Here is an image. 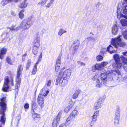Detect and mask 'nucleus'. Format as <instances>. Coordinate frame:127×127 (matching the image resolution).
Segmentation results:
<instances>
[{
  "label": "nucleus",
  "instance_id": "nucleus-47",
  "mask_svg": "<svg viewBox=\"0 0 127 127\" xmlns=\"http://www.w3.org/2000/svg\"><path fill=\"white\" fill-rule=\"evenodd\" d=\"M92 69L93 72H95L97 69L96 64L94 65L92 67Z\"/></svg>",
  "mask_w": 127,
  "mask_h": 127
},
{
  "label": "nucleus",
  "instance_id": "nucleus-16",
  "mask_svg": "<svg viewBox=\"0 0 127 127\" xmlns=\"http://www.w3.org/2000/svg\"><path fill=\"white\" fill-rule=\"evenodd\" d=\"M118 27L116 24L114 25L112 28V32L113 34H117L118 32Z\"/></svg>",
  "mask_w": 127,
  "mask_h": 127
},
{
  "label": "nucleus",
  "instance_id": "nucleus-2",
  "mask_svg": "<svg viewBox=\"0 0 127 127\" xmlns=\"http://www.w3.org/2000/svg\"><path fill=\"white\" fill-rule=\"evenodd\" d=\"M124 1L122 5L123 9V14L121 13V9L118 8L117 11V18L118 19H120L121 17L127 19V0H124Z\"/></svg>",
  "mask_w": 127,
  "mask_h": 127
},
{
  "label": "nucleus",
  "instance_id": "nucleus-43",
  "mask_svg": "<svg viewBox=\"0 0 127 127\" xmlns=\"http://www.w3.org/2000/svg\"><path fill=\"white\" fill-rule=\"evenodd\" d=\"M123 34L124 38L125 39H127V31L125 30L123 32Z\"/></svg>",
  "mask_w": 127,
  "mask_h": 127
},
{
  "label": "nucleus",
  "instance_id": "nucleus-19",
  "mask_svg": "<svg viewBox=\"0 0 127 127\" xmlns=\"http://www.w3.org/2000/svg\"><path fill=\"white\" fill-rule=\"evenodd\" d=\"M78 113V112L77 111L74 110L70 114L69 117L73 120Z\"/></svg>",
  "mask_w": 127,
  "mask_h": 127
},
{
  "label": "nucleus",
  "instance_id": "nucleus-14",
  "mask_svg": "<svg viewBox=\"0 0 127 127\" xmlns=\"http://www.w3.org/2000/svg\"><path fill=\"white\" fill-rule=\"evenodd\" d=\"M37 102L41 108L44 106V100L43 96L42 94H39L37 98Z\"/></svg>",
  "mask_w": 127,
  "mask_h": 127
},
{
  "label": "nucleus",
  "instance_id": "nucleus-63",
  "mask_svg": "<svg viewBox=\"0 0 127 127\" xmlns=\"http://www.w3.org/2000/svg\"><path fill=\"white\" fill-rule=\"evenodd\" d=\"M4 33L5 34H8V32H4Z\"/></svg>",
  "mask_w": 127,
  "mask_h": 127
},
{
  "label": "nucleus",
  "instance_id": "nucleus-59",
  "mask_svg": "<svg viewBox=\"0 0 127 127\" xmlns=\"http://www.w3.org/2000/svg\"><path fill=\"white\" fill-rule=\"evenodd\" d=\"M91 39V40H94V41H95V39L94 38H93V37H92H92H90V38Z\"/></svg>",
  "mask_w": 127,
  "mask_h": 127
},
{
  "label": "nucleus",
  "instance_id": "nucleus-3",
  "mask_svg": "<svg viewBox=\"0 0 127 127\" xmlns=\"http://www.w3.org/2000/svg\"><path fill=\"white\" fill-rule=\"evenodd\" d=\"M121 35H119V36L112 38L111 39V45L116 48L123 47L126 45L125 42L122 40L121 38Z\"/></svg>",
  "mask_w": 127,
  "mask_h": 127
},
{
  "label": "nucleus",
  "instance_id": "nucleus-33",
  "mask_svg": "<svg viewBox=\"0 0 127 127\" xmlns=\"http://www.w3.org/2000/svg\"><path fill=\"white\" fill-rule=\"evenodd\" d=\"M67 32L64 30L63 29H60L59 31L58 32V34L60 36H61L62 34L65 32Z\"/></svg>",
  "mask_w": 127,
  "mask_h": 127
},
{
  "label": "nucleus",
  "instance_id": "nucleus-29",
  "mask_svg": "<svg viewBox=\"0 0 127 127\" xmlns=\"http://www.w3.org/2000/svg\"><path fill=\"white\" fill-rule=\"evenodd\" d=\"M24 10L23 9L19 13V18L21 19H22L24 17Z\"/></svg>",
  "mask_w": 127,
  "mask_h": 127
},
{
  "label": "nucleus",
  "instance_id": "nucleus-13",
  "mask_svg": "<svg viewBox=\"0 0 127 127\" xmlns=\"http://www.w3.org/2000/svg\"><path fill=\"white\" fill-rule=\"evenodd\" d=\"M122 54L124 56H121L120 58L122 60L123 64H124V67H126L127 66V51L123 52Z\"/></svg>",
  "mask_w": 127,
  "mask_h": 127
},
{
  "label": "nucleus",
  "instance_id": "nucleus-17",
  "mask_svg": "<svg viewBox=\"0 0 127 127\" xmlns=\"http://www.w3.org/2000/svg\"><path fill=\"white\" fill-rule=\"evenodd\" d=\"M32 112H37L38 108L37 104L35 102H32Z\"/></svg>",
  "mask_w": 127,
  "mask_h": 127
},
{
  "label": "nucleus",
  "instance_id": "nucleus-23",
  "mask_svg": "<svg viewBox=\"0 0 127 127\" xmlns=\"http://www.w3.org/2000/svg\"><path fill=\"white\" fill-rule=\"evenodd\" d=\"M107 74H113L115 75L117 73L118 75L120 74V71L118 70H111L110 71H107L106 72Z\"/></svg>",
  "mask_w": 127,
  "mask_h": 127
},
{
  "label": "nucleus",
  "instance_id": "nucleus-58",
  "mask_svg": "<svg viewBox=\"0 0 127 127\" xmlns=\"http://www.w3.org/2000/svg\"><path fill=\"white\" fill-rule=\"evenodd\" d=\"M22 60L24 62L25 60V57H22Z\"/></svg>",
  "mask_w": 127,
  "mask_h": 127
},
{
  "label": "nucleus",
  "instance_id": "nucleus-48",
  "mask_svg": "<svg viewBox=\"0 0 127 127\" xmlns=\"http://www.w3.org/2000/svg\"><path fill=\"white\" fill-rule=\"evenodd\" d=\"M71 108L69 106L66 107L64 109V111L66 113L68 112L70 110Z\"/></svg>",
  "mask_w": 127,
  "mask_h": 127
},
{
  "label": "nucleus",
  "instance_id": "nucleus-31",
  "mask_svg": "<svg viewBox=\"0 0 127 127\" xmlns=\"http://www.w3.org/2000/svg\"><path fill=\"white\" fill-rule=\"evenodd\" d=\"M39 47H33L32 51L33 54L34 55L36 54L38 52Z\"/></svg>",
  "mask_w": 127,
  "mask_h": 127
},
{
  "label": "nucleus",
  "instance_id": "nucleus-28",
  "mask_svg": "<svg viewBox=\"0 0 127 127\" xmlns=\"http://www.w3.org/2000/svg\"><path fill=\"white\" fill-rule=\"evenodd\" d=\"M73 120L69 117L66 120L65 123V126H69L71 123V122Z\"/></svg>",
  "mask_w": 127,
  "mask_h": 127
},
{
  "label": "nucleus",
  "instance_id": "nucleus-24",
  "mask_svg": "<svg viewBox=\"0 0 127 127\" xmlns=\"http://www.w3.org/2000/svg\"><path fill=\"white\" fill-rule=\"evenodd\" d=\"M80 92V90H76L72 95V98L74 99H76L78 97V95Z\"/></svg>",
  "mask_w": 127,
  "mask_h": 127
},
{
  "label": "nucleus",
  "instance_id": "nucleus-9",
  "mask_svg": "<svg viewBox=\"0 0 127 127\" xmlns=\"http://www.w3.org/2000/svg\"><path fill=\"white\" fill-rule=\"evenodd\" d=\"M71 70L70 69H68L65 70L63 72L62 71L60 72L58 75L59 76V78L63 77V78L68 79L71 75Z\"/></svg>",
  "mask_w": 127,
  "mask_h": 127
},
{
  "label": "nucleus",
  "instance_id": "nucleus-11",
  "mask_svg": "<svg viewBox=\"0 0 127 127\" xmlns=\"http://www.w3.org/2000/svg\"><path fill=\"white\" fill-rule=\"evenodd\" d=\"M103 101L104 100L103 98L101 97H100L95 103V110H97L101 108L102 106V103Z\"/></svg>",
  "mask_w": 127,
  "mask_h": 127
},
{
  "label": "nucleus",
  "instance_id": "nucleus-52",
  "mask_svg": "<svg viewBox=\"0 0 127 127\" xmlns=\"http://www.w3.org/2000/svg\"><path fill=\"white\" fill-rule=\"evenodd\" d=\"M112 66L113 68H115L117 66V67L116 62L113 63L112 64Z\"/></svg>",
  "mask_w": 127,
  "mask_h": 127
},
{
  "label": "nucleus",
  "instance_id": "nucleus-61",
  "mask_svg": "<svg viewBox=\"0 0 127 127\" xmlns=\"http://www.w3.org/2000/svg\"><path fill=\"white\" fill-rule=\"evenodd\" d=\"M64 125V124H61L60 126H59V127H63Z\"/></svg>",
  "mask_w": 127,
  "mask_h": 127
},
{
  "label": "nucleus",
  "instance_id": "nucleus-60",
  "mask_svg": "<svg viewBox=\"0 0 127 127\" xmlns=\"http://www.w3.org/2000/svg\"><path fill=\"white\" fill-rule=\"evenodd\" d=\"M39 62H37L34 65H35L36 64V67H37L38 64L39 63Z\"/></svg>",
  "mask_w": 127,
  "mask_h": 127
},
{
  "label": "nucleus",
  "instance_id": "nucleus-35",
  "mask_svg": "<svg viewBox=\"0 0 127 127\" xmlns=\"http://www.w3.org/2000/svg\"><path fill=\"white\" fill-rule=\"evenodd\" d=\"M34 41H37V42H40V36L39 33L38 32L37 33L35 38L34 39Z\"/></svg>",
  "mask_w": 127,
  "mask_h": 127
},
{
  "label": "nucleus",
  "instance_id": "nucleus-22",
  "mask_svg": "<svg viewBox=\"0 0 127 127\" xmlns=\"http://www.w3.org/2000/svg\"><path fill=\"white\" fill-rule=\"evenodd\" d=\"M80 42L79 40H77L75 41L73 43L74 46V50H75L78 48L79 47Z\"/></svg>",
  "mask_w": 127,
  "mask_h": 127
},
{
  "label": "nucleus",
  "instance_id": "nucleus-40",
  "mask_svg": "<svg viewBox=\"0 0 127 127\" xmlns=\"http://www.w3.org/2000/svg\"><path fill=\"white\" fill-rule=\"evenodd\" d=\"M119 117L115 116V118L114 119V121L115 123V124H118L119 123Z\"/></svg>",
  "mask_w": 127,
  "mask_h": 127
},
{
  "label": "nucleus",
  "instance_id": "nucleus-30",
  "mask_svg": "<svg viewBox=\"0 0 127 127\" xmlns=\"http://www.w3.org/2000/svg\"><path fill=\"white\" fill-rule=\"evenodd\" d=\"M121 23L123 26H127V19H122L121 20Z\"/></svg>",
  "mask_w": 127,
  "mask_h": 127
},
{
  "label": "nucleus",
  "instance_id": "nucleus-46",
  "mask_svg": "<svg viewBox=\"0 0 127 127\" xmlns=\"http://www.w3.org/2000/svg\"><path fill=\"white\" fill-rule=\"evenodd\" d=\"M48 0H42L41 2H39L38 4L42 5L44 4Z\"/></svg>",
  "mask_w": 127,
  "mask_h": 127
},
{
  "label": "nucleus",
  "instance_id": "nucleus-15",
  "mask_svg": "<svg viewBox=\"0 0 127 127\" xmlns=\"http://www.w3.org/2000/svg\"><path fill=\"white\" fill-rule=\"evenodd\" d=\"M108 62H102L100 64H96V67L97 69L98 70H101L104 68V67L108 64Z\"/></svg>",
  "mask_w": 127,
  "mask_h": 127
},
{
  "label": "nucleus",
  "instance_id": "nucleus-12",
  "mask_svg": "<svg viewBox=\"0 0 127 127\" xmlns=\"http://www.w3.org/2000/svg\"><path fill=\"white\" fill-rule=\"evenodd\" d=\"M62 114V111H61L58 113V115L54 118L53 123L52 127H56L58 125L60 120V118Z\"/></svg>",
  "mask_w": 127,
  "mask_h": 127
},
{
  "label": "nucleus",
  "instance_id": "nucleus-34",
  "mask_svg": "<svg viewBox=\"0 0 127 127\" xmlns=\"http://www.w3.org/2000/svg\"><path fill=\"white\" fill-rule=\"evenodd\" d=\"M31 64V62L30 60H28L26 66V68L27 69H29L30 65Z\"/></svg>",
  "mask_w": 127,
  "mask_h": 127
},
{
  "label": "nucleus",
  "instance_id": "nucleus-18",
  "mask_svg": "<svg viewBox=\"0 0 127 127\" xmlns=\"http://www.w3.org/2000/svg\"><path fill=\"white\" fill-rule=\"evenodd\" d=\"M21 0H3L1 2V4L4 6L8 2H11L12 1H15L16 2L20 1Z\"/></svg>",
  "mask_w": 127,
  "mask_h": 127
},
{
  "label": "nucleus",
  "instance_id": "nucleus-4",
  "mask_svg": "<svg viewBox=\"0 0 127 127\" xmlns=\"http://www.w3.org/2000/svg\"><path fill=\"white\" fill-rule=\"evenodd\" d=\"M6 97H3L2 98L0 99V106L3 111L2 115L1 116V119H0V121H1L4 125V124L6 120L4 113L6 108Z\"/></svg>",
  "mask_w": 127,
  "mask_h": 127
},
{
  "label": "nucleus",
  "instance_id": "nucleus-5",
  "mask_svg": "<svg viewBox=\"0 0 127 127\" xmlns=\"http://www.w3.org/2000/svg\"><path fill=\"white\" fill-rule=\"evenodd\" d=\"M22 65H20L18 66L17 69V75L16 78V83L15 85V90L16 92H17L18 91V88L20 87L21 78H20V76L22 73V71L23 70V68H21Z\"/></svg>",
  "mask_w": 127,
  "mask_h": 127
},
{
  "label": "nucleus",
  "instance_id": "nucleus-32",
  "mask_svg": "<svg viewBox=\"0 0 127 127\" xmlns=\"http://www.w3.org/2000/svg\"><path fill=\"white\" fill-rule=\"evenodd\" d=\"M120 108L119 107H118L116 109V112L115 114V116L116 117H120Z\"/></svg>",
  "mask_w": 127,
  "mask_h": 127
},
{
  "label": "nucleus",
  "instance_id": "nucleus-45",
  "mask_svg": "<svg viewBox=\"0 0 127 127\" xmlns=\"http://www.w3.org/2000/svg\"><path fill=\"white\" fill-rule=\"evenodd\" d=\"M99 111H96L95 112L93 116L97 118V117L99 115Z\"/></svg>",
  "mask_w": 127,
  "mask_h": 127
},
{
  "label": "nucleus",
  "instance_id": "nucleus-25",
  "mask_svg": "<svg viewBox=\"0 0 127 127\" xmlns=\"http://www.w3.org/2000/svg\"><path fill=\"white\" fill-rule=\"evenodd\" d=\"M113 48L111 45H109L107 47V51L109 52L110 54L116 53L117 50H113Z\"/></svg>",
  "mask_w": 127,
  "mask_h": 127
},
{
  "label": "nucleus",
  "instance_id": "nucleus-20",
  "mask_svg": "<svg viewBox=\"0 0 127 127\" xmlns=\"http://www.w3.org/2000/svg\"><path fill=\"white\" fill-rule=\"evenodd\" d=\"M6 52V49L5 48H2L0 50V59H2L3 58L4 56L3 55L5 54Z\"/></svg>",
  "mask_w": 127,
  "mask_h": 127
},
{
  "label": "nucleus",
  "instance_id": "nucleus-62",
  "mask_svg": "<svg viewBox=\"0 0 127 127\" xmlns=\"http://www.w3.org/2000/svg\"><path fill=\"white\" fill-rule=\"evenodd\" d=\"M27 55V54H24L22 57H25Z\"/></svg>",
  "mask_w": 127,
  "mask_h": 127
},
{
  "label": "nucleus",
  "instance_id": "nucleus-36",
  "mask_svg": "<svg viewBox=\"0 0 127 127\" xmlns=\"http://www.w3.org/2000/svg\"><path fill=\"white\" fill-rule=\"evenodd\" d=\"M96 59L97 61H101L103 60V57L101 55H98L96 57Z\"/></svg>",
  "mask_w": 127,
  "mask_h": 127
},
{
  "label": "nucleus",
  "instance_id": "nucleus-53",
  "mask_svg": "<svg viewBox=\"0 0 127 127\" xmlns=\"http://www.w3.org/2000/svg\"><path fill=\"white\" fill-rule=\"evenodd\" d=\"M78 63L79 64L81 65L84 66L85 65V64L84 63L80 61H78Z\"/></svg>",
  "mask_w": 127,
  "mask_h": 127
},
{
  "label": "nucleus",
  "instance_id": "nucleus-7",
  "mask_svg": "<svg viewBox=\"0 0 127 127\" xmlns=\"http://www.w3.org/2000/svg\"><path fill=\"white\" fill-rule=\"evenodd\" d=\"M9 83H11L12 86L13 85V78H11V79L9 80L8 77L7 76H6L4 79V84L2 88V90L3 91L7 92L8 91L9 88Z\"/></svg>",
  "mask_w": 127,
  "mask_h": 127
},
{
  "label": "nucleus",
  "instance_id": "nucleus-41",
  "mask_svg": "<svg viewBox=\"0 0 127 127\" xmlns=\"http://www.w3.org/2000/svg\"><path fill=\"white\" fill-rule=\"evenodd\" d=\"M54 0H51L50 2L48 3L45 6L48 8H49L51 5V4L53 3Z\"/></svg>",
  "mask_w": 127,
  "mask_h": 127
},
{
  "label": "nucleus",
  "instance_id": "nucleus-26",
  "mask_svg": "<svg viewBox=\"0 0 127 127\" xmlns=\"http://www.w3.org/2000/svg\"><path fill=\"white\" fill-rule=\"evenodd\" d=\"M27 5L28 3L24 1L20 3L18 6L21 8H24L27 6Z\"/></svg>",
  "mask_w": 127,
  "mask_h": 127
},
{
  "label": "nucleus",
  "instance_id": "nucleus-57",
  "mask_svg": "<svg viewBox=\"0 0 127 127\" xmlns=\"http://www.w3.org/2000/svg\"><path fill=\"white\" fill-rule=\"evenodd\" d=\"M42 53H41L40 54V55L39 56V59L40 58H41L42 57Z\"/></svg>",
  "mask_w": 127,
  "mask_h": 127
},
{
  "label": "nucleus",
  "instance_id": "nucleus-21",
  "mask_svg": "<svg viewBox=\"0 0 127 127\" xmlns=\"http://www.w3.org/2000/svg\"><path fill=\"white\" fill-rule=\"evenodd\" d=\"M51 80H49L46 83L45 86L41 90L40 92L42 93L43 91H45L47 89V87L46 86H47V87L50 86L51 85Z\"/></svg>",
  "mask_w": 127,
  "mask_h": 127
},
{
  "label": "nucleus",
  "instance_id": "nucleus-39",
  "mask_svg": "<svg viewBox=\"0 0 127 127\" xmlns=\"http://www.w3.org/2000/svg\"><path fill=\"white\" fill-rule=\"evenodd\" d=\"M33 46L34 47H39L40 46V42L34 41L33 43Z\"/></svg>",
  "mask_w": 127,
  "mask_h": 127
},
{
  "label": "nucleus",
  "instance_id": "nucleus-55",
  "mask_svg": "<svg viewBox=\"0 0 127 127\" xmlns=\"http://www.w3.org/2000/svg\"><path fill=\"white\" fill-rule=\"evenodd\" d=\"M95 123V122H94L91 121L90 124V127H92V126H93Z\"/></svg>",
  "mask_w": 127,
  "mask_h": 127
},
{
  "label": "nucleus",
  "instance_id": "nucleus-51",
  "mask_svg": "<svg viewBox=\"0 0 127 127\" xmlns=\"http://www.w3.org/2000/svg\"><path fill=\"white\" fill-rule=\"evenodd\" d=\"M97 118L92 116V122H95L97 120Z\"/></svg>",
  "mask_w": 127,
  "mask_h": 127
},
{
  "label": "nucleus",
  "instance_id": "nucleus-64",
  "mask_svg": "<svg viewBox=\"0 0 127 127\" xmlns=\"http://www.w3.org/2000/svg\"><path fill=\"white\" fill-rule=\"evenodd\" d=\"M124 70L126 72H127V68H125Z\"/></svg>",
  "mask_w": 127,
  "mask_h": 127
},
{
  "label": "nucleus",
  "instance_id": "nucleus-37",
  "mask_svg": "<svg viewBox=\"0 0 127 127\" xmlns=\"http://www.w3.org/2000/svg\"><path fill=\"white\" fill-rule=\"evenodd\" d=\"M37 71V67L36 64L34 65V68H33L32 70V73L33 74H36Z\"/></svg>",
  "mask_w": 127,
  "mask_h": 127
},
{
  "label": "nucleus",
  "instance_id": "nucleus-1",
  "mask_svg": "<svg viewBox=\"0 0 127 127\" xmlns=\"http://www.w3.org/2000/svg\"><path fill=\"white\" fill-rule=\"evenodd\" d=\"M32 23L31 18L26 19L23 20L18 27L15 28V26L13 25L10 27H7V28L10 29V31L11 32H17L20 28L24 30L29 28Z\"/></svg>",
  "mask_w": 127,
  "mask_h": 127
},
{
  "label": "nucleus",
  "instance_id": "nucleus-49",
  "mask_svg": "<svg viewBox=\"0 0 127 127\" xmlns=\"http://www.w3.org/2000/svg\"><path fill=\"white\" fill-rule=\"evenodd\" d=\"M49 91L47 90L44 92L43 94V95L44 96H46L49 93Z\"/></svg>",
  "mask_w": 127,
  "mask_h": 127
},
{
  "label": "nucleus",
  "instance_id": "nucleus-50",
  "mask_svg": "<svg viewBox=\"0 0 127 127\" xmlns=\"http://www.w3.org/2000/svg\"><path fill=\"white\" fill-rule=\"evenodd\" d=\"M60 65L58 66V65H56L55 66V70L56 72H58L60 69Z\"/></svg>",
  "mask_w": 127,
  "mask_h": 127
},
{
  "label": "nucleus",
  "instance_id": "nucleus-38",
  "mask_svg": "<svg viewBox=\"0 0 127 127\" xmlns=\"http://www.w3.org/2000/svg\"><path fill=\"white\" fill-rule=\"evenodd\" d=\"M99 77V75L97 73H96L95 75L93 78H92L93 80H100V79H98Z\"/></svg>",
  "mask_w": 127,
  "mask_h": 127
},
{
  "label": "nucleus",
  "instance_id": "nucleus-54",
  "mask_svg": "<svg viewBox=\"0 0 127 127\" xmlns=\"http://www.w3.org/2000/svg\"><path fill=\"white\" fill-rule=\"evenodd\" d=\"M29 104L27 103H26L24 106V108H25L27 109L29 108Z\"/></svg>",
  "mask_w": 127,
  "mask_h": 127
},
{
  "label": "nucleus",
  "instance_id": "nucleus-10",
  "mask_svg": "<svg viewBox=\"0 0 127 127\" xmlns=\"http://www.w3.org/2000/svg\"><path fill=\"white\" fill-rule=\"evenodd\" d=\"M114 59L115 62H116L117 67L119 68H120L122 66L124 65L123 64L122 60L120 58V56L118 54H116L114 55Z\"/></svg>",
  "mask_w": 127,
  "mask_h": 127
},
{
  "label": "nucleus",
  "instance_id": "nucleus-42",
  "mask_svg": "<svg viewBox=\"0 0 127 127\" xmlns=\"http://www.w3.org/2000/svg\"><path fill=\"white\" fill-rule=\"evenodd\" d=\"M7 62L9 64L12 65V62L11 61L10 59L8 57H7L6 59Z\"/></svg>",
  "mask_w": 127,
  "mask_h": 127
},
{
  "label": "nucleus",
  "instance_id": "nucleus-56",
  "mask_svg": "<svg viewBox=\"0 0 127 127\" xmlns=\"http://www.w3.org/2000/svg\"><path fill=\"white\" fill-rule=\"evenodd\" d=\"M11 14L13 16H14L15 15V13L14 12L11 11Z\"/></svg>",
  "mask_w": 127,
  "mask_h": 127
},
{
  "label": "nucleus",
  "instance_id": "nucleus-8",
  "mask_svg": "<svg viewBox=\"0 0 127 127\" xmlns=\"http://www.w3.org/2000/svg\"><path fill=\"white\" fill-rule=\"evenodd\" d=\"M68 79L63 78V77L59 78V76L58 75L56 79L55 84L57 85H59L60 86L64 87L67 84Z\"/></svg>",
  "mask_w": 127,
  "mask_h": 127
},
{
  "label": "nucleus",
  "instance_id": "nucleus-44",
  "mask_svg": "<svg viewBox=\"0 0 127 127\" xmlns=\"http://www.w3.org/2000/svg\"><path fill=\"white\" fill-rule=\"evenodd\" d=\"M61 57H59L58 58L56 61V65H58V66L60 65H61Z\"/></svg>",
  "mask_w": 127,
  "mask_h": 127
},
{
  "label": "nucleus",
  "instance_id": "nucleus-27",
  "mask_svg": "<svg viewBox=\"0 0 127 127\" xmlns=\"http://www.w3.org/2000/svg\"><path fill=\"white\" fill-rule=\"evenodd\" d=\"M32 117L34 120H38L39 117V115L35 113V112H32Z\"/></svg>",
  "mask_w": 127,
  "mask_h": 127
},
{
  "label": "nucleus",
  "instance_id": "nucleus-6",
  "mask_svg": "<svg viewBox=\"0 0 127 127\" xmlns=\"http://www.w3.org/2000/svg\"><path fill=\"white\" fill-rule=\"evenodd\" d=\"M107 74L106 72L101 73L100 80H98L96 81V86L97 87L100 88L102 85V84H105L107 80Z\"/></svg>",
  "mask_w": 127,
  "mask_h": 127
}]
</instances>
